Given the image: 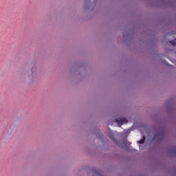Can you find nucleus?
Returning a JSON list of instances; mask_svg holds the SVG:
<instances>
[{"label": "nucleus", "mask_w": 176, "mask_h": 176, "mask_svg": "<svg viewBox=\"0 0 176 176\" xmlns=\"http://www.w3.org/2000/svg\"><path fill=\"white\" fill-rule=\"evenodd\" d=\"M116 123H117L118 126H122V124H125V123H127V119L118 118L116 120Z\"/></svg>", "instance_id": "nucleus-1"}, {"label": "nucleus", "mask_w": 176, "mask_h": 176, "mask_svg": "<svg viewBox=\"0 0 176 176\" xmlns=\"http://www.w3.org/2000/svg\"><path fill=\"white\" fill-rule=\"evenodd\" d=\"M145 140H146V138L145 137V135H143L142 139L138 141V144H144V142H145Z\"/></svg>", "instance_id": "nucleus-2"}, {"label": "nucleus", "mask_w": 176, "mask_h": 176, "mask_svg": "<svg viewBox=\"0 0 176 176\" xmlns=\"http://www.w3.org/2000/svg\"><path fill=\"white\" fill-rule=\"evenodd\" d=\"M170 43H171V45H173L174 46H175L176 45V38H175L174 40H172L170 41Z\"/></svg>", "instance_id": "nucleus-3"}, {"label": "nucleus", "mask_w": 176, "mask_h": 176, "mask_svg": "<svg viewBox=\"0 0 176 176\" xmlns=\"http://www.w3.org/2000/svg\"><path fill=\"white\" fill-rule=\"evenodd\" d=\"M159 135H160V133H158V134H157V135H155L154 137H153V141H155V140H156V138H157V137H159Z\"/></svg>", "instance_id": "nucleus-4"}]
</instances>
